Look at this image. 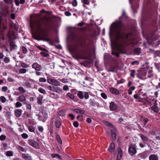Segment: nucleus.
I'll use <instances>...</instances> for the list:
<instances>
[{"label": "nucleus", "instance_id": "1", "mask_svg": "<svg viewBox=\"0 0 160 160\" xmlns=\"http://www.w3.org/2000/svg\"><path fill=\"white\" fill-rule=\"evenodd\" d=\"M46 20L38 21L34 22L33 24H31L32 28L36 30L38 33V37L37 40L50 42L51 39L48 37V34L43 26L46 27L47 25Z\"/></svg>", "mask_w": 160, "mask_h": 160}, {"label": "nucleus", "instance_id": "2", "mask_svg": "<svg viewBox=\"0 0 160 160\" xmlns=\"http://www.w3.org/2000/svg\"><path fill=\"white\" fill-rule=\"evenodd\" d=\"M122 26V24L121 21H116L111 25L110 31L112 32L113 33L116 34L118 37L121 39V40L123 43L121 45L123 46L124 45V43H127V41L130 35L121 32V28Z\"/></svg>", "mask_w": 160, "mask_h": 160}, {"label": "nucleus", "instance_id": "3", "mask_svg": "<svg viewBox=\"0 0 160 160\" xmlns=\"http://www.w3.org/2000/svg\"><path fill=\"white\" fill-rule=\"evenodd\" d=\"M90 44L85 41L80 42L75 48V51L82 55L87 54L90 51Z\"/></svg>", "mask_w": 160, "mask_h": 160}, {"label": "nucleus", "instance_id": "4", "mask_svg": "<svg viewBox=\"0 0 160 160\" xmlns=\"http://www.w3.org/2000/svg\"><path fill=\"white\" fill-rule=\"evenodd\" d=\"M78 96L81 99H83L84 97L86 99H88L89 97V94L88 92H82L78 91L77 92Z\"/></svg>", "mask_w": 160, "mask_h": 160}, {"label": "nucleus", "instance_id": "5", "mask_svg": "<svg viewBox=\"0 0 160 160\" xmlns=\"http://www.w3.org/2000/svg\"><path fill=\"white\" fill-rule=\"evenodd\" d=\"M28 143L29 145L36 148H39L38 143L34 139H28Z\"/></svg>", "mask_w": 160, "mask_h": 160}, {"label": "nucleus", "instance_id": "6", "mask_svg": "<svg viewBox=\"0 0 160 160\" xmlns=\"http://www.w3.org/2000/svg\"><path fill=\"white\" fill-rule=\"evenodd\" d=\"M128 152L131 156L134 155L137 152L136 147L135 145H131L128 149Z\"/></svg>", "mask_w": 160, "mask_h": 160}, {"label": "nucleus", "instance_id": "7", "mask_svg": "<svg viewBox=\"0 0 160 160\" xmlns=\"http://www.w3.org/2000/svg\"><path fill=\"white\" fill-rule=\"evenodd\" d=\"M47 82L49 84L57 86L60 85V82L58 80L55 79L49 78L47 79Z\"/></svg>", "mask_w": 160, "mask_h": 160}, {"label": "nucleus", "instance_id": "8", "mask_svg": "<svg viewBox=\"0 0 160 160\" xmlns=\"http://www.w3.org/2000/svg\"><path fill=\"white\" fill-rule=\"evenodd\" d=\"M15 32L13 30H9L8 32L7 36L10 40H12L15 39Z\"/></svg>", "mask_w": 160, "mask_h": 160}, {"label": "nucleus", "instance_id": "9", "mask_svg": "<svg viewBox=\"0 0 160 160\" xmlns=\"http://www.w3.org/2000/svg\"><path fill=\"white\" fill-rule=\"evenodd\" d=\"M109 108L111 111H114L117 109L118 106L114 102H111L110 103Z\"/></svg>", "mask_w": 160, "mask_h": 160}, {"label": "nucleus", "instance_id": "10", "mask_svg": "<svg viewBox=\"0 0 160 160\" xmlns=\"http://www.w3.org/2000/svg\"><path fill=\"white\" fill-rule=\"evenodd\" d=\"M32 68L37 71H40L41 69L40 65L36 62L32 64Z\"/></svg>", "mask_w": 160, "mask_h": 160}, {"label": "nucleus", "instance_id": "11", "mask_svg": "<svg viewBox=\"0 0 160 160\" xmlns=\"http://www.w3.org/2000/svg\"><path fill=\"white\" fill-rule=\"evenodd\" d=\"M157 104L156 101L154 102L153 105L152 107V109L156 112H158L159 111V108L157 106Z\"/></svg>", "mask_w": 160, "mask_h": 160}, {"label": "nucleus", "instance_id": "12", "mask_svg": "<svg viewBox=\"0 0 160 160\" xmlns=\"http://www.w3.org/2000/svg\"><path fill=\"white\" fill-rule=\"evenodd\" d=\"M22 111L20 109H16L14 111L15 115L17 117H19L22 115Z\"/></svg>", "mask_w": 160, "mask_h": 160}, {"label": "nucleus", "instance_id": "13", "mask_svg": "<svg viewBox=\"0 0 160 160\" xmlns=\"http://www.w3.org/2000/svg\"><path fill=\"white\" fill-rule=\"evenodd\" d=\"M109 90L111 93L116 95H118L119 93V91L114 88H110Z\"/></svg>", "mask_w": 160, "mask_h": 160}, {"label": "nucleus", "instance_id": "14", "mask_svg": "<svg viewBox=\"0 0 160 160\" xmlns=\"http://www.w3.org/2000/svg\"><path fill=\"white\" fill-rule=\"evenodd\" d=\"M43 96L39 94L37 98V102L38 104L41 105L42 103Z\"/></svg>", "mask_w": 160, "mask_h": 160}, {"label": "nucleus", "instance_id": "15", "mask_svg": "<svg viewBox=\"0 0 160 160\" xmlns=\"http://www.w3.org/2000/svg\"><path fill=\"white\" fill-rule=\"evenodd\" d=\"M14 29L15 30H16L17 29L16 25L13 23L12 22H11L9 25V30H12V31H13Z\"/></svg>", "mask_w": 160, "mask_h": 160}, {"label": "nucleus", "instance_id": "16", "mask_svg": "<svg viewBox=\"0 0 160 160\" xmlns=\"http://www.w3.org/2000/svg\"><path fill=\"white\" fill-rule=\"evenodd\" d=\"M89 102L90 105L92 106H96L98 107L99 106V104L98 103L95 102L94 99H90Z\"/></svg>", "mask_w": 160, "mask_h": 160}, {"label": "nucleus", "instance_id": "17", "mask_svg": "<svg viewBox=\"0 0 160 160\" xmlns=\"http://www.w3.org/2000/svg\"><path fill=\"white\" fill-rule=\"evenodd\" d=\"M9 45L11 48V51H12L16 48L17 45L15 44V42H13L11 41L10 42Z\"/></svg>", "mask_w": 160, "mask_h": 160}, {"label": "nucleus", "instance_id": "18", "mask_svg": "<svg viewBox=\"0 0 160 160\" xmlns=\"http://www.w3.org/2000/svg\"><path fill=\"white\" fill-rule=\"evenodd\" d=\"M25 0H14V2L17 6H19L20 4H23L25 2Z\"/></svg>", "mask_w": 160, "mask_h": 160}, {"label": "nucleus", "instance_id": "19", "mask_svg": "<svg viewBox=\"0 0 160 160\" xmlns=\"http://www.w3.org/2000/svg\"><path fill=\"white\" fill-rule=\"evenodd\" d=\"M118 153L117 157V159L120 160L122 155V151L120 148H118Z\"/></svg>", "mask_w": 160, "mask_h": 160}, {"label": "nucleus", "instance_id": "20", "mask_svg": "<svg viewBox=\"0 0 160 160\" xmlns=\"http://www.w3.org/2000/svg\"><path fill=\"white\" fill-rule=\"evenodd\" d=\"M139 135L143 141L147 142L148 141V138L146 136L142 134H140Z\"/></svg>", "mask_w": 160, "mask_h": 160}, {"label": "nucleus", "instance_id": "21", "mask_svg": "<svg viewBox=\"0 0 160 160\" xmlns=\"http://www.w3.org/2000/svg\"><path fill=\"white\" fill-rule=\"evenodd\" d=\"M17 100L21 102H23L26 101V98L24 95H21L18 98Z\"/></svg>", "mask_w": 160, "mask_h": 160}, {"label": "nucleus", "instance_id": "22", "mask_svg": "<svg viewBox=\"0 0 160 160\" xmlns=\"http://www.w3.org/2000/svg\"><path fill=\"white\" fill-rule=\"evenodd\" d=\"M158 156L155 154L151 155L149 156V160H158Z\"/></svg>", "mask_w": 160, "mask_h": 160}, {"label": "nucleus", "instance_id": "23", "mask_svg": "<svg viewBox=\"0 0 160 160\" xmlns=\"http://www.w3.org/2000/svg\"><path fill=\"white\" fill-rule=\"evenodd\" d=\"M115 148V145L114 143L112 142L109 148H108L109 151L110 152H113Z\"/></svg>", "mask_w": 160, "mask_h": 160}, {"label": "nucleus", "instance_id": "24", "mask_svg": "<svg viewBox=\"0 0 160 160\" xmlns=\"http://www.w3.org/2000/svg\"><path fill=\"white\" fill-rule=\"evenodd\" d=\"M54 92H55L58 93H61L62 92V89L59 87H55L54 90Z\"/></svg>", "mask_w": 160, "mask_h": 160}, {"label": "nucleus", "instance_id": "25", "mask_svg": "<svg viewBox=\"0 0 160 160\" xmlns=\"http://www.w3.org/2000/svg\"><path fill=\"white\" fill-rule=\"evenodd\" d=\"M73 111L77 113L83 114L85 112V111L84 110L79 109H74Z\"/></svg>", "mask_w": 160, "mask_h": 160}, {"label": "nucleus", "instance_id": "26", "mask_svg": "<svg viewBox=\"0 0 160 160\" xmlns=\"http://www.w3.org/2000/svg\"><path fill=\"white\" fill-rule=\"evenodd\" d=\"M22 158L26 160H30L31 159V157L28 154H22Z\"/></svg>", "mask_w": 160, "mask_h": 160}, {"label": "nucleus", "instance_id": "27", "mask_svg": "<svg viewBox=\"0 0 160 160\" xmlns=\"http://www.w3.org/2000/svg\"><path fill=\"white\" fill-rule=\"evenodd\" d=\"M111 132L113 139L114 140H115L116 138V134L115 131L114 130H112L111 131Z\"/></svg>", "mask_w": 160, "mask_h": 160}, {"label": "nucleus", "instance_id": "28", "mask_svg": "<svg viewBox=\"0 0 160 160\" xmlns=\"http://www.w3.org/2000/svg\"><path fill=\"white\" fill-rule=\"evenodd\" d=\"M55 124L56 127L57 128H59L61 124V121L59 120H56L55 122Z\"/></svg>", "mask_w": 160, "mask_h": 160}, {"label": "nucleus", "instance_id": "29", "mask_svg": "<svg viewBox=\"0 0 160 160\" xmlns=\"http://www.w3.org/2000/svg\"><path fill=\"white\" fill-rule=\"evenodd\" d=\"M146 74V73H145L143 75H142L141 74L138 73L137 74V77L141 79H145L144 77L145 76Z\"/></svg>", "mask_w": 160, "mask_h": 160}, {"label": "nucleus", "instance_id": "30", "mask_svg": "<svg viewBox=\"0 0 160 160\" xmlns=\"http://www.w3.org/2000/svg\"><path fill=\"white\" fill-rule=\"evenodd\" d=\"M38 91L39 92L42 94H46V92L45 90L43 88H40L38 89Z\"/></svg>", "mask_w": 160, "mask_h": 160}, {"label": "nucleus", "instance_id": "31", "mask_svg": "<svg viewBox=\"0 0 160 160\" xmlns=\"http://www.w3.org/2000/svg\"><path fill=\"white\" fill-rule=\"evenodd\" d=\"M54 88H55L54 86H51V85H49L47 87V88L49 90L53 92H54Z\"/></svg>", "mask_w": 160, "mask_h": 160}, {"label": "nucleus", "instance_id": "32", "mask_svg": "<svg viewBox=\"0 0 160 160\" xmlns=\"http://www.w3.org/2000/svg\"><path fill=\"white\" fill-rule=\"evenodd\" d=\"M130 75L131 77L134 78L135 76V71L134 70H130Z\"/></svg>", "mask_w": 160, "mask_h": 160}, {"label": "nucleus", "instance_id": "33", "mask_svg": "<svg viewBox=\"0 0 160 160\" xmlns=\"http://www.w3.org/2000/svg\"><path fill=\"white\" fill-rule=\"evenodd\" d=\"M13 155V153L11 151H8L6 152V155L8 157L12 156Z\"/></svg>", "mask_w": 160, "mask_h": 160}, {"label": "nucleus", "instance_id": "34", "mask_svg": "<svg viewBox=\"0 0 160 160\" xmlns=\"http://www.w3.org/2000/svg\"><path fill=\"white\" fill-rule=\"evenodd\" d=\"M27 72V70L26 69L21 68L19 70V72L20 73H25Z\"/></svg>", "mask_w": 160, "mask_h": 160}, {"label": "nucleus", "instance_id": "35", "mask_svg": "<svg viewBox=\"0 0 160 160\" xmlns=\"http://www.w3.org/2000/svg\"><path fill=\"white\" fill-rule=\"evenodd\" d=\"M67 96L70 98L71 99H74V96L72 93L70 92H68L67 94Z\"/></svg>", "mask_w": 160, "mask_h": 160}, {"label": "nucleus", "instance_id": "36", "mask_svg": "<svg viewBox=\"0 0 160 160\" xmlns=\"http://www.w3.org/2000/svg\"><path fill=\"white\" fill-rule=\"evenodd\" d=\"M56 137L58 142L60 143L61 144L62 143V141L60 136L58 134L56 135Z\"/></svg>", "mask_w": 160, "mask_h": 160}, {"label": "nucleus", "instance_id": "37", "mask_svg": "<svg viewBox=\"0 0 160 160\" xmlns=\"http://www.w3.org/2000/svg\"><path fill=\"white\" fill-rule=\"evenodd\" d=\"M28 130L29 131L32 132H34L35 131V129L32 126H29L28 127Z\"/></svg>", "mask_w": 160, "mask_h": 160}, {"label": "nucleus", "instance_id": "38", "mask_svg": "<svg viewBox=\"0 0 160 160\" xmlns=\"http://www.w3.org/2000/svg\"><path fill=\"white\" fill-rule=\"evenodd\" d=\"M22 106V104L19 102H17L15 103V107L16 108H19L21 107Z\"/></svg>", "mask_w": 160, "mask_h": 160}, {"label": "nucleus", "instance_id": "39", "mask_svg": "<svg viewBox=\"0 0 160 160\" xmlns=\"http://www.w3.org/2000/svg\"><path fill=\"white\" fill-rule=\"evenodd\" d=\"M6 99L5 97L1 96L0 97V101L2 103H4L6 101Z\"/></svg>", "mask_w": 160, "mask_h": 160}, {"label": "nucleus", "instance_id": "40", "mask_svg": "<svg viewBox=\"0 0 160 160\" xmlns=\"http://www.w3.org/2000/svg\"><path fill=\"white\" fill-rule=\"evenodd\" d=\"M21 66L23 68H27L29 67V65L25 63L22 62L21 64Z\"/></svg>", "mask_w": 160, "mask_h": 160}, {"label": "nucleus", "instance_id": "41", "mask_svg": "<svg viewBox=\"0 0 160 160\" xmlns=\"http://www.w3.org/2000/svg\"><path fill=\"white\" fill-rule=\"evenodd\" d=\"M18 90L22 93H24L25 92V90L24 88L21 87L18 88Z\"/></svg>", "mask_w": 160, "mask_h": 160}, {"label": "nucleus", "instance_id": "42", "mask_svg": "<svg viewBox=\"0 0 160 160\" xmlns=\"http://www.w3.org/2000/svg\"><path fill=\"white\" fill-rule=\"evenodd\" d=\"M41 54L42 56L45 57L49 56V54L48 53L45 52H41Z\"/></svg>", "mask_w": 160, "mask_h": 160}, {"label": "nucleus", "instance_id": "43", "mask_svg": "<svg viewBox=\"0 0 160 160\" xmlns=\"http://www.w3.org/2000/svg\"><path fill=\"white\" fill-rule=\"evenodd\" d=\"M39 81L40 82H45L46 81V79L44 78H41L39 79Z\"/></svg>", "mask_w": 160, "mask_h": 160}, {"label": "nucleus", "instance_id": "44", "mask_svg": "<svg viewBox=\"0 0 160 160\" xmlns=\"http://www.w3.org/2000/svg\"><path fill=\"white\" fill-rule=\"evenodd\" d=\"M4 62L6 63H8L10 62V59L9 58L5 57L4 59Z\"/></svg>", "mask_w": 160, "mask_h": 160}, {"label": "nucleus", "instance_id": "45", "mask_svg": "<svg viewBox=\"0 0 160 160\" xmlns=\"http://www.w3.org/2000/svg\"><path fill=\"white\" fill-rule=\"evenodd\" d=\"M21 136L22 138L24 139H26L28 137V135L26 133H22Z\"/></svg>", "mask_w": 160, "mask_h": 160}, {"label": "nucleus", "instance_id": "46", "mask_svg": "<svg viewBox=\"0 0 160 160\" xmlns=\"http://www.w3.org/2000/svg\"><path fill=\"white\" fill-rule=\"evenodd\" d=\"M68 79L67 78H62L60 80V81L63 83H68V82L67 81Z\"/></svg>", "mask_w": 160, "mask_h": 160}, {"label": "nucleus", "instance_id": "47", "mask_svg": "<svg viewBox=\"0 0 160 160\" xmlns=\"http://www.w3.org/2000/svg\"><path fill=\"white\" fill-rule=\"evenodd\" d=\"M6 138V137L5 135H2L0 136V140L1 141H4Z\"/></svg>", "mask_w": 160, "mask_h": 160}, {"label": "nucleus", "instance_id": "48", "mask_svg": "<svg viewBox=\"0 0 160 160\" xmlns=\"http://www.w3.org/2000/svg\"><path fill=\"white\" fill-rule=\"evenodd\" d=\"M101 96L104 99H106L107 98V95L104 93H103V92L101 93Z\"/></svg>", "mask_w": 160, "mask_h": 160}, {"label": "nucleus", "instance_id": "49", "mask_svg": "<svg viewBox=\"0 0 160 160\" xmlns=\"http://www.w3.org/2000/svg\"><path fill=\"white\" fill-rule=\"evenodd\" d=\"M38 130L41 132H42L43 131V128L42 126H38Z\"/></svg>", "mask_w": 160, "mask_h": 160}, {"label": "nucleus", "instance_id": "50", "mask_svg": "<svg viewBox=\"0 0 160 160\" xmlns=\"http://www.w3.org/2000/svg\"><path fill=\"white\" fill-rule=\"evenodd\" d=\"M131 65H134L135 64L136 65H138L139 64V62L137 61H134L133 62H132L131 63Z\"/></svg>", "mask_w": 160, "mask_h": 160}, {"label": "nucleus", "instance_id": "51", "mask_svg": "<svg viewBox=\"0 0 160 160\" xmlns=\"http://www.w3.org/2000/svg\"><path fill=\"white\" fill-rule=\"evenodd\" d=\"M112 55H115L117 57H119V53L117 52H112Z\"/></svg>", "mask_w": 160, "mask_h": 160}, {"label": "nucleus", "instance_id": "52", "mask_svg": "<svg viewBox=\"0 0 160 160\" xmlns=\"http://www.w3.org/2000/svg\"><path fill=\"white\" fill-rule=\"evenodd\" d=\"M73 125L75 127H78V123L77 121H75L73 123Z\"/></svg>", "mask_w": 160, "mask_h": 160}, {"label": "nucleus", "instance_id": "53", "mask_svg": "<svg viewBox=\"0 0 160 160\" xmlns=\"http://www.w3.org/2000/svg\"><path fill=\"white\" fill-rule=\"evenodd\" d=\"M72 5L74 7L77 6V2L76 0H74L72 2Z\"/></svg>", "mask_w": 160, "mask_h": 160}, {"label": "nucleus", "instance_id": "54", "mask_svg": "<svg viewBox=\"0 0 160 160\" xmlns=\"http://www.w3.org/2000/svg\"><path fill=\"white\" fill-rule=\"evenodd\" d=\"M63 89L65 91L68 90H69L68 86L67 85L64 86L63 87Z\"/></svg>", "mask_w": 160, "mask_h": 160}, {"label": "nucleus", "instance_id": "55", "mask_svg": "<svg viewBox=\"0 0 160 160\" xmlns=\"http://www.w3.org/2000/svg\"><path fill=\"white\" fill-rule=\"evenodd\" d=\"M65 14L66 16H69L71 15V13L69 11H66L65 12Z\"/></svg>", "mask_w": 160, "mask_h": 160}, {"label": "nucleus", "instance_id": "56", "mask_svg": "<svg viewBox=\"0 0 160 160\" xmlns=\"http://www.w3.org/2000/svg\"><path fill=\"white\" fill-rule=\"evenodd\" d=\"M22 52L24 53H26V52H27V50L26 48L25 47H22Z\"/></svg>", "mask_w": 160, "mask_h": 160}, {"label": "nucleus", "instance_id": "57", "mask_svg": "<svg viewBox=\"0 0 160 160\" xmlns=\"http://www.w3.org/2000/svg\"><path fill=\"white\" fill-rule=\"evenodd\" d=\"M134 97L135 99H138L140 98V96L137 94H135L134 95Z\"/></svg>", "mask_w": 160, "mask_h": 160}, {"label": "nucleus", "instance_id": "58", "mask_svg": "<svg viewBox=\"0 0 160 160\" xmlns=\"http://www.w3.org/2000/svg\"><path fill=\"white\" fill-rule=\"evenodd\" d=\"M18 149L21 151L23 152L24 151V149L22 147L19 146L18 147Z\"/></svg>", "mask_w": 160, "mask_h": 160}, {"label": "nucleus", "instance_id": "59", "mask_svg": "<svg viewBox=\"0 0 160 160\" xmlns=\"http://www.w3.org/2000/svg\"><path fill=\"white\" fill-rule=\"evenodd\" d=\"M11 17L12 19H14L15 18V14L14 13H12L11 14Z\"/></svg>", "mask_w": 160, "mask_h": 160}, {"label": "nucleus", "instance_id": "60", "mask_svg": "<svg viewBox=\"0 0 160 160\" xmlns=\"http://www.w3.org/2000/svg\"><path fill=\"white\" fill-rule=\"evenodd\" d=\"M106 124L108 126H110L111 127H112V126H113L112 125V123H110L109 122H106Z\"/></svg>", "mask_w": 160, "mask_h": 160}, {"label": "nucleus", "instance_id": "61", "mask_svg": "<svg viewBox=\"0 0 160 160\" xmlns=\"http://www.w3.org/2000/svg\"><path fill=\"white\" fill-rule=\"evenodd\" d=\"M11 115V112H8L6 113V116L8 117H10Z\"/></svg>", "mask_w": 160, "mask_h": 160}, {"label": "nucleus", "instance_id": "62", "mask_svg": "<svg viewBox=\"0 0 160 160\" xmlns=\"http://www.w3.org/2000/svg\"><path fill=\"white\" fill-rule=\"evenodd\" d=\"M148 121V118H144V125H145Z\"/></svg>", "mask_w": 160, "mask_h": 160}, {"label": "nucleus", "instance_id": "63", "mask_svg": "<svg viewBox=\"0 0 160 160\" xmlns=\"http://www.w3.org/2000/svg\"><path fill=\"white\" fill-rule=\"evenodd\" d=\"M83 2L85 4L87 5H89V2L88 0H83Z\"/></svg>", "mask_w": 160, "mask_h": 160}, {"label": "nucleus", "instance_id": "64", "mask_svg": "<svg viewBox=\"0 0 160 160\" xmlns=\"http://www.w3.org/2000/svg\"><path fill=\"white\" fill-rule=\"evenodd\" d=\"M8 88L7 87H3L2 88V90L5 92L8 90Z\"/></svg>", "mask_w": 160, "mask_h": 160}]
</instances>
